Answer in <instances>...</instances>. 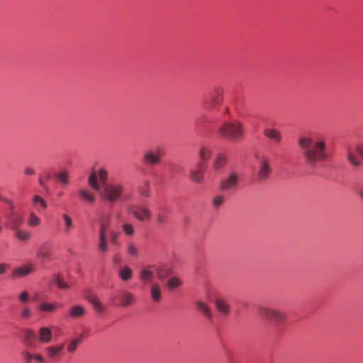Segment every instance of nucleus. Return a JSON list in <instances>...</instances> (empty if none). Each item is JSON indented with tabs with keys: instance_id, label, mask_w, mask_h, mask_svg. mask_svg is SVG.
I'll list each match as a JSON object with an SVG mask.
<instances>
[{
	"instance_id": "nucleus-48",
	"label": "nucleus",
	"mask_w": 363,
	"mask_h": 363,
	"mask_svg": "<svg viewBox=\"0 0 363 363\" xmlns=\"http://www.w3.org/2000/svg\"><path fill=\"white\" fill-rule=\"evenodd\" d=\"M33 203H39L43 208H46L47 205L45 201L38 196H35L33 199Z\"/></svg>"
},
{
	"instance_id": "nucleus-56",
	"label": "nucleus",
	"mask_w": 363,
	"mask_h": 363,
	"mask_svg": "<svg viewBox=\"0 0 363 363\" xmlns=\"http://www.w3.org/2000/svg\"><path fill=\"white\" fill-rule=\"evenodd\" d=\"M24 357L29 362L34 357L29 352H25Z\"/></svg>"
},
{
	"instance_id": "nucleus-50",
	"label": "nucleus",
	"mask_w": 363,
	"mask_h": 363,
	"mask_svg": "<svg viewBox=\"0 0 363 363\" xmlns=\"http://www.w3.org/2000/svg\"><path fill=\"white\" fill-rule=\"evenodd\" d=\"M28 293L26 291H23L18 296V299L21 302H26L28 301Z\"/></svg>"
},
{
	"instance_id": "nucleus-4",
	"label": "nucleus",
	"mask_w": 363,
	"mask_h": 363,
	"mask_svg": "<svg viewBox=\"0 0 363 363\" xmlns=\"http://www.w3.org/2000/svg\"><path fill=\"white\" fill-rule=\"evenodd\" d=\"M123 187L121 184H108L100 189L101 196L109 201L114 202L122 195Z\"/></svg>"
},
{
	"instance_id": "nucleus-45",
	"label": "nucleus",
	"mask_w": 363,
	"mask_h": 363,
	"mask_svg": "<svg viewBox=\"0 0 363 363\" xmlns=\"http://www.w3.org/2000/svg\"><path fill=\"white\" fill-rule=\"evenodd\" d=\"M109 234H110V241H111V242L113 245H116L117 244V240H118V238L120 233L118 232H116V231H111Z\"/></svg>"
},
{
	"instance_id": "nucleus-1",
	"label": "nucleus",
	"mask_w": 363,
	"mask_h": 363,
	"mask_svg": "<svg viewBox=\"0 0 363 363\" xmlns=\"http://www.w3.org/2000/svg\"><path fill=\"white\" fill-rule=\"evenodd\" d=\"M298 144L309 165L314 166L317 162L325 160L329 157L326 152V144L323 140L314 141L310 137L301 136L298 138Z\"/></svg>"
},
{
	"instance_id": "nucleus-35",
	"label": "nucleus",
	"mask_w": 363,
	"mask_h": 363,
	"mask_svg": "<svg viewBox=\"0 0 363 363\" xmlns=\"http://www.w3.org/2000/svg\"><path fill=\"white\" fill-rule=\"evenodd\" d=\"M182 284V282L179 278L172 277L168 280L167 285L169 289H173L180 286Z\"/></svg>"
},
{
	"instance_id": "nucleus-37",
	"label": "nucleus",
	"mask_w": 363,
	"mask_h": 363,
	"mask_svg": "<svg viewBox=\"0 0 363 363\" xmlns=\"http://www.w3.org/2000/svg\"><path fill=\"white\" fill-rule=\"evenodd\" d=\"M156 274L160 280H163L169 275V271L163 267H157L156 269Z\"/></svg>"
},
{
	"instance_id": "nucleus-52",
	"label": "nucleus",
	"mask_w": 363,
	"mask_h": 363,
	"mask_svg": "<svg viewBox=\"0 0 363 363\" xmlns=\"http://www.w3.org/2000/svg\"><path fill=\"white\" fill-rule=\"evenodd\" d=\"M356 152L361 157H363V145L357 144L355 147Z\"/></svg>"
},
{
	"instance_id": "nucleus-49",
	"label": "nucleus",
	"mask_w": 363,
	"mask_h": 363,
	"mask_svg": "<svg viewBox=\"0 0 363 363\" xmlns=\"http://www.w3.org/2000/svg\"><path fill=\"white\" fill-rule=\"evenodd\" d=\"M21 315L24 318H27L30 315V311L28 308L24 307L21 311Z\"/></svg>"
},
{
	"instance_id": "nucleus-40",
	"label": "nucleus",
	"mask_w": 363,
	"mask_h": 363,
	"mask_svg": "<svg viewBox=\"0 0 363 363\" xmlns=\"http://www.w3.org/2000/svg\"><path fill=\"white\" fill-rule=\"evenodd\" d=\"M54 282L60 289H66L69 287V285L65 282L59 275L55 277Z\"/></svg>"
},
{
	"instance_id": "nucleus-43",
	"label": "nucleus",
	"mask_w": 363,
	"mask_h": 363,
	"mask_svg": "<svg viewBox=\"0 0 363 363\" xmlns=\"http://www.w3.org/2000/svg\"><path fill=\"white\" fill-rule=\"evenodd\" d=\"M55 176L59 179V181L60 182H62V184H67L68 181H67V172H60V173L57 174Z\"/></svg>"
},
{
	"instance_id": "nucleus-9",
	"label": "nucleus",
	"mask_w": 363,
	"mask_h": 363,
	"mask_svg": "<svg viewBox=\"0 0 363 363\" xmlns=\"http://www.w3.org/2000/svg\"><path fill=\"white\" fill-rule=\"evenodd\" d=\"M258 313L261 318L267 320L280 322L284 319V315L281 313L264 306L258 308Z\"/></svg>"
},
{
	"instance_id": "nucleus-17",
	"label": "nucleus",
	"mask_w": 363,
	"mask_h": 363,
	"mask_svg": "<svg viewBox=\"0 0 363 363\" xmlns=\"http://www.w3.org/2000/svg\"><path fill=\"white\" fill-rule=\"evenodd\" d=\"M52 332L48 327H42L39 329V337L40 342L43 343H48L51 340Z\"/></svg>"
},
{
	"instance_id": "nucleus-30",
	"label": "nucleus",
	"mask_w": 363,
	"mask_h": 363,
	"mask_svg": "<svg viewBox=\"0 0 363 363\" xmlns=\"http://www.w3.org/2000/svg\"><path fill=\"white\" fill-rule=\"evenodd\" d=\"M150 294L154 301H159L161 299V291L158 284H155L151 286Z\"/></svg>"
},
{
	"instance_id": "nucleus-7",
	"label": "nucleus",
	"mask_w": 363,
	"mask_h": 363,
	"mask_svg": "<svg viewBox=\"0 0 363 363\" xmlns=\"http://www.w3.org/2000/svg\"><path fill=\"white\" fill-rule=\"evenodd\" d=\"M272 169L270 165V160L267 156H262L259 161L257 179L259 182L266 181L271 174Z\"/></svg>"
},
{
	"instance_id": "nucleus-26",
	"label": "nucleus",
	"mask_w": 363,
	"mask_h": 363,
	"mask_svg": "<svg viewBox=\"0 0 363 363\" xmlns=\"http://www.w3.org/2000/svg\"><path fill=\"white\" fill-rule=\"evenodd\" d=\"M153 278V273L147 268H143L140 272V279L145 283L150 282Z\"/></svg>"
},
{
	"instance_id": "nucleus-11",
	"label": "nucleus",
	"mask_w": 363,
	"mask_h": 363,
	"mask_svg": "<svg viewBox=\"0 0 363 363\" xmlns=\"http://www.w3.org/2000/svg\"><path fill=\"white\" fill-rule=\"evenodd\" d=\"M142 162L148 166H155L161 161V156L159 152H154L152 150L144 152L141 158Z\"/></svg>"
},
{
	"instance_id": "nucleus-8",
	"label": "nucleus",
	"mask_w": 363,
	"mask_h": 363,
	"mask_svg": "<svg viewBox=\"0 0 363 363\" xmlns=\"http://www.w3.org/2000/svg\"><path fill=\"white\" fill-rule=\"evenodd\" d=\"M10 212L7 216V225L12 230L19 228L24 223L23 216L15 211L13 204L9 201Z\"/></svg>"
},
{
	"instance_id": "nucleus-58",
	"label": "nucleus",
	"mask_w": 363,
	"mask_h": 363,
	"mask_svg": "<svg viewBox=\"0 0 363 363\" xmlns=\"http://www.w3.org/2000/svg\"><path fill=\"white\" fill-rule=\"evenodd\" d=\"M82 337H83V335H82V334H80V335H79V337H77V338H79V342L81 341V340L82 339Z\"/></svg>"
},
{
	"instance_id": "nucleus-34",
	"label": "nucleus",
	"mask_w": 363,
	"mask_h": 363,
	"mask_svg": "<svg viewBox=\"0 0 363 363\" xmlns=\"http://www.w3.org/2000/svg\"><path fill=\"white\" fill-rule=\"evenodd\" d=\"M79 193L80 196L83 199L87 201L89 203L94 202L95 197L92 194H91L90 191H89L87 190H84V189H81V190H79Z\"/></svg>"
},
{
	"instance_id": "nucleus-16",
	"label": "nucleus",
	"mask_w": 363,
	"mask_h": 363,
	"mask_svg": "<svg viewBox=\"0 0 363 363\" xmlns=\"http://www.w3.org/2000/svg\"><path fill=\"white\" fill-rule=\"evenodd\" d=\"M85 297L96 311L101 312L104 311V306L96 296L92 294H87Z\"/></svg>"
},
{
	"instance_id": "nucleus-19",
	"label": "nucleus",
	"mask_w": 363,
	"mask_h": 363,
	"mask_svg": "<svg viewBox=\"0 0 363 363\" xmlns=\"http://www.w3.org/2000/svg\"><path fill=\"white\" fill-rule=\"evenodd\" d=\"M64 348V345H57L45 348V352L49 358H55Z\"/></svg>"
},
{
	"instance_id": "nucleus-57",
	"label": "nucleus",
	"mask_w": 363,
	"mask_h": 363,
	"mask_svg": "<svg viewBox=\"0 0 363 363\" xmlns=\"http://www.w3.org/2000/svg\"><path fill=\"white\" fill-rule=\"evenodd\" d=\"M38 182L41 186L44 187V183L41 179H38Z\"/></svg>"
},
{
	"instance_id": "nucleus-41",
	"label": "nucleus",
	"mask_w": 363,
	"mask_h": 363,
	"mask_svg": "<svg viewBox=\"0 0 363 363\" xmlns=\"http://www.w3.org/2000/svg\"><path fill=\"white\" fill-rule=\"evenodd\" d=\"M79 342V338L72 340L68 345L67 350L69 352L72 353L77 349V345Z\"/></svg>"
},
{
	"instance_id": "nucleus-18",
	"label": "nucleus",
	"mask_w": 363,
	"mask_h": 363,
	"mask_svg": "<svg viewBox=\"0 0 363 363\" xmlns=\"http://www.w3.org/2000/svg\"><path fill=\"white\" fill-rule=\"evenodd\" d=\"M14 233L15 238L22 242H27L31 238V234L30 232L23 230L17 228L13 230Z\"/></svg>"
},
{
	"instance_id": "nucleus-24",
	"label": "nucleus",
	"mask_w": 363,
	"mask_h": 363,
	"mask_svg": "<svg viewBox=\"0 0 363 363\" xmlns=\"http://www.w3.org/2000/svg\"><path fill=\"white\" fill-rule=\"evenodd\" d=\"M126 252L128 255L133 257H138L140 254L138 246L132 241L126 242Z\"/></svg>"
},
{
	"instance_id": "nucleus-42",
	"label": "nucleus",
	"mask_w": 363,
	"mask_h": 363,
	"mask_svg": "<svg viewBox=\"0 0 363 363\" xmlns=\"http://www.w3.org/2000/svg\"><path fill=\"white\" fill-rule=\"evenodd\" d=\"M347 158L353 166L357 167L360 164V162L355 158L354 155L350 150L347 152Z\"/></svg>"
},
{
	"instance_id": "nucleus-25",
	"label": "nucleus",
	"mask_w": 363,
	"mask_h": 363,
	"mask_svg": "<svg viewBox=\"0 0 363 363\" xmlns=\"http://www.w3.org/2000/svg\"><path fill=\"white\" fill-rule=\"evenodd\" d=\"M109 225H110L109 217L108 216L104 217L100 220L99 236L106 237L107 229H108Z\"/></svg>"
},
{
	"instance_id": "nucleus-28",
	"label": "nucleus",
	"mask_w": 363,
	"mask_h": 363,
	"mask_svg": "<svg viewBox=\"0 0 363 363\" xmlns=\"http://www.w3.org/2000/svg\"><path fill=\"white\" fill-rule=\"evenodd\" d=\"M56 306L55 303H48V302H41L38 306L37 309L39 311L42 312H49L51 313L55 311Z\"/></svg>"
},
{
	"instance_id": "nucleus-32",
	"label": "nucleus",
	"mask_w": 363,
	"mask_h": 363,
	"mask_svg": "<svg viewBox=\"0 0 363 363\" xmlns=\"http://www.w3.org/2000/svg\"><path fill=\"white\" fill-rule=\"evenodd\" d=\"M149 185V181L145 180L143 182V184L138 187V192L142 196L147 198L150 196Z\"/></svg>"
},
{
	"instance_id": "nucleus-55",
	"label": "nucleus",
	"mask_w": 363,
	"mask_h": 363,
	"mask_svg": "<svg viewBox=\"0 0 363 363\" xmlns=\"http://www.w3.org/2000/svg\"><path fill=\"white\" fill-rule=\"evenodd\" d=\"M35 360L38 361L39 362L44 363L45 359L44 358L40 355V354H35L33 357Z\"/></svg>"
},
{
	"instance_id": "nucleus-33",
	"label": "nucleus",
	"mask_w": 363,
	"mask_h": 363,
	"mask_svg": "<svg viewBox=\"0 0 363 363\" xmlns=\"http://www.w3.org/2000/svg\"><path fill=\"white\" fill-rule=\"evenodd\" d=\"M50 254L48 250L46 244H43L39 247L37 251V257L42 259L49 258Z\"/></svg>"
},
{
	"instance_id": "nucleus-6",
	"label": "nucleus",
	"mask_w": 363,
	"mask_h": 363,
	"mask_svg": "<svg viewBox=\"0 0 363 363\" xmlns=\"http://www.w3.org/2000/svg\"><path fill=\"white\" fill-rule=\"evenodd\" d=\"M127 210L140 222L149 220L151 217L150 211L147 207L142 205H130L127 208Z\"/></svg>"
},
{
	"instance_id": "nucleus-38",
	"label": "nucleus",
	"mask_w": 363,
	"mask_h": 363,
	"mask_svg": "<svg viewBox=\"0 0 363 363\" xmlns=\"http://www.w3.org/2000/svg\"><path fill=\"white\" fill-rule=\"evenodd\" d=\"M122 230L128 236H132L135 233L133 225L128 223H125L122 225Z\"/></svg>"
},
{
	"instance_id": "nucleus-53",
	"label": "nucleus",
	"mask_w": 363,
	"mask_h": 363,
	"mask_svg": "<svg viewBox=\"0 0 363 363\" xmlns=\"http://www.w3.org/2000/svg\"><path fill=\"white\" fill-rule=\"evenodd\" d=\"M9 266L5 263L0 264V276L4 275L6 273V269Z\"/></svg>"
},
{
	"instance_id": "nucleus-29",
	"label": "nucleus",
	"mask_w": 363,
	"mask_h": 363,
	"mask_svg": "<svg viewBox=\"0 0 363 363\" xmlns=\"http://www.w3.org/2000/svg\"><path fill=\"white\" fill-rule=\"evenodd\" d=\"M85 313L84 307L80 305L74 306L70 308L69 315L73 318L83 316Z\"/></svg>"
},
{
	"instance_id": "nucleus-5",
	"label": "nucleus",
	"mask_w": 363,
	"mask_h": 363,
	"mask_svg": "<svg viewBox=\"0 0 363 363\" xmlns=\"http://www.w3.org/2000/svg\"><path fill=\"white\" fill-rule=\"evenodd\" d=\"M223 101L222 91L220 89L211 90L204 97L203 108L207 110H214Z\"/></svg>"
},
{
	"instance_id": "nucleus-3",
	"label": "nucleus",
	"mask_w": 363,
	"mask_h": 363,
	"mask_svg": "<svg viewBox=\"0 0 363 363\" xmlns=\"http://www.w3.org/2000/svg\"><path fill=\"white\" fill-rule=\"evenodd\" d=\"M108 171L104 167H100L97 172H91L88 177L89 186L94 190L99 191L103 186L108 184Z\"/></svg>"
},
{
	"instance_id": "nucleus-51",
	"label": "nucleus",
	"mask_w": 363,
	"mask_h": 363,
	"mask_svg": "<svg viewBox=\"0 0 363 363\" xmlns=\"http://www.w3.org/2000/svg\"><path fill=\"white\" fill-rule=\"evenodd\" d=\"M23 172L26 175H34L35 174V169L31 167H26Z\"/></svg>"
},
{
	"instance_id": "nucleus-44",
	"label": "nucleus",
	"mask_w": 363,
	"mask_h": 363,
	"mask_svg": "<svg viewBox=\"0 0 363 363\" xmlns=\"http://www.w3.org/2000/svg\"><path fill=\"white\" fill-rule=\"evenodd\" d=\"M156 220L159 225H164L167 222V217L162 213H157L156 215Z\"/></svg>"
},
{
	"instance_id": "nucleus-60",
	"label": "nucleus",
	"mask_w": 363,
	"mask_h": 363,
	"mask_svg": "<svg viewBox=\"0 0 363 363\" xmlns=\"http://www.w3.org/2000/svg\"><path fill=\"white\" fill-rule=\"evenodd\" d=\"M1 232V227L0 226V233Z\"/></svg>"
},
{
	"instance_id": "nucleus-31",
	"label": "nucleus",
	"mask_w": 363,
	"mask_h": 363,
	"mask_svg": "<svg viewBox=\"0 0 363 363\" xmlns=\"http://www.w3.org/2000/svg\"><path fill=\"white\" fill-rule=\"evenodd\" d=\"M62 219L65 223L64 233L68 234L73 227L72 219L67 214H62Z\"/></svg>"
},
{
	"instance_id": "nucleus-23",
	"label": "nucleus",
	"mask_w": 363,
	"mask_h": 363,
	"mask_svg": "<svg viewBox=\"0 0 363 363\" xmlns=\"http://www.w3.org/2000/svg\"><path fill=\"white\" fill-rule=\"evenodd\" d=\"M118 274L120 279L124 281H128L133 277V272L131 269L128 266L121 267L119 269Z\"/></svg>"
},
{
	"instance_id": "nucleus-47",
	"label": "nucleus",
	"mask_w": 363,
	"mask_h": 363,
	"mask_svg": "<svg viewBox=\"0 0 363 363\" xmlns=\"http://www.w3.org/2000/svg\"><path fill=\"white\" fill-rule=\"evenodd\" d=\"M112 261L115 264H121L123 262L122 256L119 253H116L113 256Z\"/></svg>"
},
{
	"instance_id": "nucleus-36",
	"label": "nucleus",
	"mask_w": 363,
	"mask_h": 363,
	"mask_svg": "<svg viewBox=\"0 0 363 363\" xmlns=\"http://www.w3.org/2000/svg\"><path fill=\"white\" fill-rule=\"evenodd\" d=\"M99 250L105 253L108 251V241L107 238L104 236H99Z\"/></svg>"
},
{
	"instance_id": "nucleus-13",
	"label": "nucleus",
	"mask_w": 363,
	"mask_h": 363,
	"mask_svg": "<svg viewBox=\"0 0 363 363\" xmlns=\"http://www.w3.org/2000/svg\"><path fill=\"white\" fill-rule=\"evenodd\" d=\"M35 270V266L33 263H29L26 265H22L16 268L11 274L13 279H18L26 277L27 275L33 273Z\"/></svg>"
},
{
	"instance_id": "nucleus-21",
	"label": "nucleus",
	"mask_w": 363,
	"mask_h": 363,
	"mask_svg": "<svg viewBox=\"0 0 363 363\" xmlns=\"http://www.w3.org/2000/svg\"><path fill=\"white\" fill-rule=\"evenodd\" d=\"M215 306H216V310L218 312H220L224 315L228 314L230 311L229 305L227 303L226 301H225L223 299H219V298L216 299L215 301Z\"/></svg>"
},
{
	"instance_id": "nucleus-14",
	"label": "nucleus",
	"mask_w": 363,
	"mask_h": 363,
	"mask_svg": "<svg viewBox=\"0 0 363 363\" xmlns=\"http://www.w3.org/2000/svg\"><path fill=\"white\" fill-rule=\"evenodd\" d=\"M120 300V306L127 307L132 305L135 302V298L133 294L127 291H123L121 292Z\"/></svg>"
},
{
	"instance_id": "nucleus-59",
	"label": "nucleus",
	"mask_w": 363,
	"mask_h": 363,
	"mask_svg": "<svg viewBox=\"0 0 363 363\" xmlns=\"http://www.w3.org/2000/svg\"><path fill=\"white\" fill-rule=\"evenodd\" d=\"M164 211L165 212H169V211H168L167 208H164Z\"/></svg>"
},
{
	"instance_id": "nucleus-12",
	"label": "nucleus",
	"mask_w": 363,
	"mask_h": 363,
	"mask_svg": "<svg viewBox=\"0 0 363 363\" xmlns=\"http://www.w3.org/2000/svg\"><path fill=\"white\" fill-rule=\"evenodd\" d=\"M238 175L235 172H231L225 179L220 182L219 187L223 191L234 189L238 184Z\"/></svg>"
},
{
	"instance_id": "nucleus-10",
	"label": "nucleus",
	"mask_w": 363,
	"mask_h": 363,
	"mask_svg": "<svg viewBox=\"0 0 363 363\" xmlns=\"http://www.w3.org/2000/svg\"><path fill=\"white\" fill-rule=\"evenodd\" d=\"M207 165L203 162H199L196 164V169H191L189 174L190 179L196 183L201 184L204 180V172Z\"/></svg>"
},
{
	"instance_id": "nucleus-20",
	"label": "nucleus",
	"mask_w": 363,
	"mask_h": 363,
	"mask_svg": "<svg viewBox=\"0 0 363 363\" xmlns=\"http://www.w3.org/2000/svg\"><path fill=\"white\" fill-rule=\"evenodd\" d=\"M213 155V150L210 146L201 145L199 151V157L203 160H208Z\"/></svg>"
},
{
	"instance_id": "nucleus-46",
	"label": "nucleus",
	"mask_w": 363,
	"mask_h": 363,
	"mask_svg": "<svg viewBox=\"0 0 363 363\" xmlns=\"http://www.w3.org/2000/svg\"><path fill=\"white\" fill-rule=\"evenodd\" d=\"M224 201V197L223 196H217L213 198V204L214 206H220Z\"/></svg>"
},
{
	"instance_id": "nucleus-39",
	"label": "nucleus",
	"mask_w": 363,
	"mask_h": 363,
	"mask_svg": "<svg viewBox=\"0 0 363 363\" xmlns=\"http://www.w3.org/2000/svg\"><path fill=\"white\" fill-rule=\"evenodd\" d=\"M40 223V218L33 213H30L28 225L31 227L38 226Z\"/></svg>"
},
{
	"instance_id": "nucleus-2",
	"label": "nucleus",
	"mask_w": 363,
	"mask_h": 363,
	"mask_svg": "<svg viewBox=\"0 0 363 363\" xmlns=\"http://www.w3.org/2000/svg\"><path fill=\"white\" fill-rule=\"evenodd\" d=\"M218 133L223 138L232 142L240 141L244 135L242 125L238 121L224 122Z\"/></svg>"
},
{
	"instance_id": "nucleus-22",
	"label": "nucleus",
	"mask_w": 363,
	"mask_h": 363,
	"mask_svg": "<svg viewBox=\"0 0 363 363\" xmlns=\"http://www.w3.org/2000/svg\"><path fill=\"white\" fill-rule=\"evenodd\" d=\"M196 308L202 313L207 318L211 319L213 317L208 306L203 301H197L196 302Z\"/></svg>"
},
{
	"instance_id": "nucleus-27",
	"label": "nucleus",
	"mask_w": 363,
	"mask_h": 363,
	"mask_svg": "<svg viewBox=\"0 0 363 363\" xmlns=\"http://www.w3.org/2000/svg\"><path fill=\"white\" fill-rule=\"evenodd\" d=\"M225 157L221 154H218L213 162V168L215 170H218L225 164Z\"/></svg>"
},
{
	"instance_id": "nucleus-15",
	"label": "nucleus",
	"mask_w": 363,
	"mask_h": 363,
	"mask_svg": "<svg viewBox=\"0 0 363 363\" xmlns=\"http://www.w3.org/2000/svg\"><path fill=\"white\" fill-rule=\"evenodd\" d=\"M264 135L269 140L275 143H279L281 140V133L274 128H266L264 130Z\"/></svg>"
},
{
	"instance_id": "nucleus-54",
	"label": "nucleus",
	"mask_w": 363,
	"mask_h": 363,
	"mask_svg": "<svg viewBox=\"0 0 363 363\" xmlns=\"http://www.w3.org/2000/svg\"><path fill=\"white\" fill-rule=\"evenodd\" d=\"M26 333L28 338L35 339L36 337V334L33 330H27Z\"/></svg>"
}]
</instances>
